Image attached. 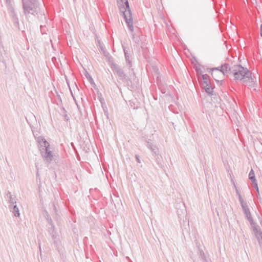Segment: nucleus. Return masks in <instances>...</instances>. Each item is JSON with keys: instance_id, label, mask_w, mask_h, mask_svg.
<instances>
[{"instance_id": "obj_10", "label": "nucleus", "mask_w": 262, "mask_h": 262, "mask_svg": "<svg viewBox=\"0 0 262 262\" xmlns=\"http://www.w3.org/2000/svg\"><path fill=\"white\" fill-rule=\"evenodd\" d=\"M7 53L5 52L3 45L0 41V61L4 62L5 58L6 57Z\"/></svg>"}, {"instance_id": "obj_27", "label": "nucleus", "mask_w": 262, "mask_h": 262, "mask_svg": "<svg viewBox=\"0 0 262 262\" xmlns=\"http://www.w3.org/2000/svg\"><path fill=\"white\" fill-rule=\"evenodd\" d=\"M39 250H41V247H40V245H39Z\"/></svg>"}, {"instance_id": "obj_1", "label": "nucleus", "mask_w": 262, "mask_h": 262, "mask_svg": "<svg viewBox=\"0 0 262 262\" xmlns=\"http://www.w3.org/2000/svg\"><path fill=\"white\" fill-rule=\"evenodd\" d=\"M228 72L229 76L233 77L236 81H241L249 89L256 90L257 86V78L247 68L241 65L236 64L230 67L228 64Z\"/></svg>"}, {"instance_id": "obj_21", "label": "nucleus", "mask_w": 262, "mask_h": 262, "mask_svg": "<svg viewBox=\"0 0 262 262\" xmlns=\"http://www.w3.org/2000/svg\"><path fill=\"white\" fill-rule=\"evenodd\" d=\"M260 36L262 37V24L261 25L260 27Z\"/></svg>"}, {"instance_id": "obj_15", "label": "nucleus", "mask_w": 262, "mask_h": 262, "mask_svg": "<svg viewBox=\"0 0 262 262\" xmlns=\"http://www.w3.org/2000/svg\"><path fill=\"white\" fill-rule=\"evenodd\" d=\"M202 78L203 79V81L202 82V83H203V85L206 84V82H209V76L207 74H203L202 75Z\"/></svg>"}, {"instance_id": "obj_6", "label": "nucleus", "mask_w": 262, "mask_h": 262, "mask_svg": "<svg viewBox=\"0 0 262 262\" xmlns=\"http://www.w3.org/2000/svg\"><path fill=\"white\" fill-rule=\"evenodd\" d=\"M251 226L260 246L262 247V231L256 223H252L251 224Z\"/></svg>"}, {"instance_id": "obj_22", "label": "nucleus", "mask_w": 262, "mask_h": 262, "mask_svg": "<svg viewBox=\"0 0 262 262\" xmlns=\"http://www.w3.org/2000/svg\"><path fill=\"white\" fill-rule=\"evenodd\" d=\"M136 160L138 163H140V160L139 159V156H136Z\"/></svg>"}, {"instance_id": "obj_20", "label": "nucleus", "mask_w": 262, "mask_h": 262, "mask_svg": "<svg viewBox=\"0 0 262 262\" xmlns=\"http://www.w3.org/2000/svg\"><path fill=\"white\" fill-rule=\"evenodd\" d=\"M252 183L253 184V187H254V188L255 189H257V188H258V185L257 184L256 181H255V182H252Z\"/></svg>"}, {"instance_id": "obj_19", "label": "nucleus", "mask_w": 262, "mask_h": 262, "mask_svg": "<svg viewBox=\"0 0 262 262\" xmlns=\"http://www.w3.org/2000/svg\"><path fill=\"white\" fill-rule=\"evenodd\" d=\"M86 77L89 79V80L91 83L93 82V80L92 78L90 76V75L89 74H88V75H86Z\"/></svg>"}, {"instance_id": "obj_13", "label": "nucleus", "mask_w": 262, "mask_h": 262, "mask_svg": "<svg viewBox=\"0 0 262 262\" xmlns=\"http://www.w3.org/2000/svg\"><path fill=\"white\" fill-rule=\"evenodd\" d=\"M234 188H235V191H236V194L238 196V200H239V202H243L245 200H244V199L242 198V195L240 193V191L239 190V189L237 188V187L236 186L235 183H234Z\"/></svg>"}, {"instance_id": "obj_14", "label": "nucleus", "mask_w": 262, "mask_h": 262, "mask_svg": "<svg viewBox=\"0 0 262 262\" xmlns=\"http://www.w3.org/2000/svg\"><path fill=\"white\" fill-rule=\"evenodd\" d=\"M249 179L251 180L252 182H255V181H256L255 178L254 172L253 169H251L249 173Z\"/></svg>"}, {"instance_id": "obj_12", "label": "nucleus", "mask_w": 262, "mask_h": 262, "mask_svg": "<svg viewBox=\"0 0 262 262\" xmlns=\"http://www.w3.org/2000/svg\"><path fill=\"white\" fill-rule=\"evenodd\" d=\"M116 72L117 74L120 77L121 79H122V80H126V76L124 74L123 71L122 69H118Z\"/></svg>"}, {"instance_id": "obj_24", "label": "nucleus", "mask_w": 262, "mask_h": 262, "mask_svg": "<svg viewBox=\"0 0 262 262\" xmlns=\"http://www.w3.org/2000/svg\"><path fill=\"white\" fill-rule=\"evenodd\" d=\"M256 191L258 193V194L259 195V189H258V188H257V189H256Z\"/></svg>"}, {"instance_id": "obj_8", "label": "nucleus", "mask_w": 262, "mask_h": 262, "mask_svg": "<svg viewBox=\"0 0 262 262\" xmlns=\"http://www.w3.org/2000/svg\"><path fill=\"white\" fill-rule=\"evenodd\" d=\"M7 197L10 198L9 208L10 209H12V212L14 214V215L16 216V201L15 200V197H12L10 192L7 193Z\"/></svg>"}, {"instance_id": "obj_5", "label": "nucleus", "mask_w": 262, "mask_h": 262, "mask_svg": "<svg viewBox=\"0 0 262 262\" xmlns=\"http://www.w3.org/2000/svg\"><path fill=\"white\" fill-rule=\"evenodd\" d=\"M23 8L25 14H34L37 10L35 0H22Z\"/></svg>"}, {"instance_id": "obj_9", "label": "nucleus", "mask_w": 262, "mask_h": 262, "mask_svg": "<svg viewBox=\"0 0 262 262\" xmlns=\"http://www.w3.org/2000/svg\"><path fill=\"white\" fill-rule=\"evenodd\" d=\"M6 2L7 5L8 11L9 12L10 15L14 19V23L15 24L16 21V13L15 9L11 4V0H6Z\"/></svg>"}, {"instance_id": "obj_16", "label": "nucleus", "mask_w": 262, "mask_h": 262, "mask_svg": "<svg viewBox=\"0 0 262 262\" xmlns=\"http://www.w3.org/2000/svg\"><path fill=\"white\" fill-rule=\"evenodd\" d=\"M147 146L152 152H154L155 154H156L157 149L156 146L153 145L151 143L148 142L147 144Z\"/></svg>"}, {"instance_id": "obj_4", "label": "nucleus", "mask_w": 262, "mask_h": 262, "mask_svg": "<svg viewBox=\"0 0 262 262\" xmlns=\"http://www.w3.org/2000/svg\"><path fill=\"white\" fill-rule=\"evenodd\" d=\"M212 71L211 75L216 81L219 82L222 81V79L225 75L228 74V64H225L222 65L220 68H213L210 70Z\"/></svg>"}, {"instance_id": "obj_7", "label": "nucleus", "mask_w": 262, "mask_h": 262, "mask_svg": "<svg viewBox=\"0 0 262 262\" xmlns=\"http://www.w3.org/2000/svg\"><path fill=\"white\" fill-rule=\"evenodd\" d=\"M240 204L246 216V217L250 222V224L254 223V222L252 218L247 202L245 201H244L243 202H241Z\"/></svg>"}, {"instance_id": "obj_3", "label": "nucleus", "mask_w": 262, "mask_h": 262, "mask_svg": "<svg viewBox=\"0 0 262 262\" xmlns=\"http://www.w3.org/2000/svg\"><path fill=\"white\" fill-rule=\"evenodd\" d=\"M117 5L130 31H134L131 10L127 0H118Z\"/></svg>"}, {"instance_id": "obj_23", "label": "nucleus", "mask_w": 262, "mask_h": 262, "mask_svg": "<svg viewBox=\"0 0 262 262\" xmlns=\"http://www.w3.org/2000/svg\"><path fill=\"white\" fill-rule=\"evenodd\" d=\"M100 48L101 50L103 51L104 55H105V51H104L103 47L102 46H100Z\"/></svg>"}, {"instance_id": "obj_26", "label": "nucleus", "mask_w": 262, "mask_h": 262, "mask_svg": "<svg viewBox=\"0 0 262 262\" xmlns=\"http://www.w3.org/2000/svg\"><path fill=\"white\" fill-rule=\"evenodd\" d=\"M55 236V234L53 233V235H52V236Z\"/></svg>"}, {"instance_id": "obj_17", "label": "nucleus", "mask_w": 262, "mask_h": 262, "mask_svg": "<svg viewBox=\"0 0 262 262\" xmlns=\"http://www.w3.org/2000/svg\"><path fill=\"white\" fill-rule=\"evenodd\" d=\"M200 256L201 258V259L203 260V261H206V256H205V253H204V252L201 250L200 251Z\"/></svg>"}, {"instance_id": "obj_2", "label": "nucleus", "mask_w": 262, "mask_h": 262, "mask_svg": "<svg viewBox=\"0 0 262 262\" xmlns=\"http://www.w3.org/2000/svg\"><path fill=\"white\" fill-rule=\"evenodd\" d=\"M39 144V149L40 155L43 161L47 164L51 163L57 158V154L50 146L49 143L42 137L39 136L36 138Z\"/></svg>"}, {"instance_id": "obj_25", "label": "nucleus", "mask_w": 262, "mask_h": 262, "mask_svg": "<svg viewBox=\"0 0 262 262\" xmlns=\"http://www.w3.org/2000/svg\"><path fill=\"white\" fill-rule=\"evenodd\" d=\"M17 216H18L19 215V211L17 209Z\"/></svg>"}, {"instance_id": "obj_11", "label": "nucleus", "mask_w": 262, "mask_h": 262, "mask_svg": "<svg viewBox=\"0 0 262 262\" xmlns=\"http://www.w3.org/2000/svg\"><path fill=\"white\" fill-rule=\"evenodd\" d=\"M202 86L205 89V91L209 94H211L213 92V89L212 88L210 82H206V84L203 85V83H201Z\"/></svg>"}, {"instance_id": "obj_18", "label": "nucleus", "mask_w": 262, "mask_h": 262, "mask_svg": "<svg viewBox=\"0 0 262 262\" xmlns=\"http://www.w3.org/2000/svg\"><path fill=\"white\" fill-rule=\"evenodd\" d=\"M124 54H125L126 60H128V55L127 54V51L125 49H124Z\"/></svg>"}]
</instances>
